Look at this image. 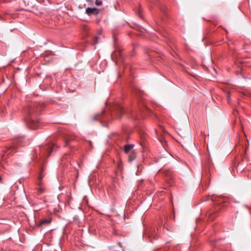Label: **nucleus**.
Listing matches in <instances>:
<instances>
[{
	"mask_svg": "<svg viewBox=\"0 0 251 251\" xmlns=\"http://www.w3.org/2000/svg\"><path fill=\"white\" fill-rule=\"evenodd\" d=\"M43 177L44 176L43 175L42 173H41L39 176H38V187L37 188V193L38 195H40L45 193L46 190V187L42 181Z\"/></svg>",
	"mask_w": 251,
	"mask_h": 251,
	"instance_id": "nucleus-5",
	"label": "nucleus"
},
{
	"mask_svg": "<svg viewBox=\"0 0 251 251\" xmlns=\"http://www.w3.org/2000/svg\"><path fill=\"white\" fill-rule=\"evenodd\" d=\"M86 13L88 15H91L92 14L93 15H98L99 13V10L98 9L96 8H90L87 7L85 10Z\"/></svg>",
	"mask_w": 251,
	"mask_h": 251,
	"instance_id": "nucleus-6",
	"label": "nucleus"
},
{
	"mask_svg": "<svg viewBox=\"0 0 251 251\" xmlns=\"http://www.w3.org/2000/svg\"><path fill=\"white\" fill-rule=\"evenodd\" d=\"M95 4L98 6H100L102 4V2L100 0H96Z\"/></svg>",
	"mask_w": 251,
	"mask_h": 251,
	"instance_id": "nucleus-16",
	"label": "nucleus"
},
{
	"mask_svg": "<svg viewBox=\"0 0 251 251\" xmlns=\"http://www.w3.org/2000/svg\"><path fill=\"white\" fill-rule=\"evenodd\" d=\"M112 115L115 116L118 119H121L125 112L123 107L120 104H116L113 107Z\"/></svg>",
	"mask_w": 251,
	"mask_h": 251,
	"instance_id": "nucleus-4",
	"label": "nucleus"
},
{
	"mask_svg": "<svg viewBox=\"0 0 251 251\" xmlns=\"http://www.w3.org/2000/svg\"><path fill=\"white\" fill-rule=\"evenodd\" d=\"M117 167H118V169L120 170V171H122L123 168V163L121 161V160H119L118 161V163H117Z\"/></svg>",
	"mask_w": 251,
	"mask_h": 251,
	"instance_id": "nucleus-14",
	"label": "nucleus"
},
{
	"mask_svg": "<svg viewBox=\"0 0 251 251\" xmlns=\"http://www.w3.org/2000/svg\"><path fill=\"white\" fill-rule=\"evenodd\" d=\"M128 154V161L132 162L136 157V154L135 151H131V152L127 153Z\"/></svg>",
	"mask_w": 251,
	"mask_h": 251,
	"instance_id": "nucleus-9",
	"label": "nucleus"
},
{
	"mask_svg": "<svg viewBox=\"0 0 251 251\" xmlns=\"http://www.w3.org/2000/svg\"><path fill=\"white\" fill-rule=\"evenodd\" d=\"M11 149V148H10L9 149H8V150H7V151H5V152L3 154V155H2V158H4V156H5V155H7V156L9 155L10 152H9L8 151H9V150H10Z\"/></svg>",
	"mask_w": 251,
	"mask_h": 251,
	"instance_id": "nucleus-15",
	"label": "nucleus"
},
{
	"mask_svg": "<svg viewBox=\"0 0 251 251\" xmlns=\"http://www.w3.org/2000/svg\"><path fill=\"white\" fill-rule=\"evenodd\" d=\"M123 50L121 48H120L119 47H117L116 48L115 51L113 53L112 56L113 57H116L117 58H118V56L119 58H121L122 56V52Z\"/></svg>",
	"mask_w": 251,
	"mask_h": 251,
	"instance_id": "nucleus-7",
	"label": "nucleus"
},
{
	"mask_svg": "<svg viewBox=\"0 0 251 251\" xmlns=\"http://www.w3.org/2000/svg\"><path fill=\"white\" fill-rule=\"evenodd\" d=\"M4 1L5 2H9L11 1V0H4Z\"/></svg>",
	"mask_w": 251,
	"mask_h": 251,
	"instance_id": "nucleus-19",
	"label": "nucleus"
},
{
	"mask_svg": "<svg viewBox=\"0 0 251 251\" xmlns=\"http://www.w3.org/2000/svg\"><path fill=\"white\" fill-rule=\"evenodd\" d=\"M74 139V137L73 136H67L65 137V144L66 146H68L69 145V142L70 141H72Z\"/></svg>",
	"mask_w": 251,
	"mask_h": 251,
	"instance_id": "nucleus-12",
	"label": "nucleus"
},
{
	"mask_svg": "<svg viewBox=\"0 0 251 251\" xmlns=\"http://www.w3.org/2000/svg\"><path fill=\"white\" fill-rule=\"evenodd\" d=\"M44 107L42 102H32L26 109V120L28 127L31 129H36L39 127L38 118Z\"/></svg>",
	"mask_w": 251,
	"mask_h": 251,
	"instance_id": "nucleus-1",
	"label": "nucleus"
},
{
	"mask_svg": "<svg viewBox=\"0 0 251 251\" xmlns=\"http://www.w3.org/2000/svg\"><path fill=\"white\" fill-rule=\"evenodd\" d=\"M102 113L97 114L92 117V120L95 121L96 120H101L102 119Z\"/></svg>",
	"mask_w": 251,
	"mask_h": 251,
	"instance_id": "nucleus-11",
	"label": "nucleus"
},
{
	"mask_svg": "<svg viewBox=\"0 0 251 251\" xmlns=\"http://www.w3.org/2000/svg\"><path fill=\"white\" fill-rule=\"evenodd\" d=\"M98 38L97 37H95L94 38V40H93V44L94 45H95L96 44H97L98 43Z\"/></svg>",
	"mask_w": 251,
	"mask_h": 251,
	"instance_id": "nucleus-17",
	"label": "nucleus"
},
{
	"mask_svg": "<svg viewBox=\"0 0 251 251\" xmlns=\"http://www.w3.org/2000/svg\"><path fill=\"white\" fill-rule=\"evenodd\" d=\"M1 179H2V178H1V177L0 176V182L1 181Z\"/></svg>",
	"mask_w": 251,
	"mask_h": 251,
	"instance_id": "nucleus-23",
	"label": "nucleus"
},
{
	"mask_svg": "<svg viewBox=\"0 0 251 251\" xmlns=\"http://www.w3.org/2000/svg\"><path fill=\"white\" fill-rule=\"evenodd\" d=\"M65 157H66V156H63V160H64V159H65Z\"/></svg>",
	"mask_w": 251,
	"mask_h": 251,
	"instance_id": "nucleus-24",
	"label": "nucleus"
},
{
	"mask_svg": "<svg viewBox=\"0 0 251 251\" xmlns=\"http://www.w3.org/2000/svg\"><path fill=\"white\" fill-rule=\"evenodd\" d=\"M135 12L137 14H138L140 16V12H141V9L140 8H138V11L137 10H135Z\"/></svg>",
	"mask_w": 251,
	"mask_h": 251,
	"instance_id": "nucleus-18",
	"label": "nucleus"
},
{
	"mask_svg": "<svg viewBox=\"0 0 251 251\" xmlns=\"http://www.w3.org/2000/svg\"><path fill=\"white\" fill-rule=\"evenodd\" d=\"M146 109L148 111H150V109H148V107H146Z\"/></svg>",
	"mask_w": 251,
	"mask_h": 251,
	"instance_id": "nucleus-22",
	"label": "nucleus"
},
{
	"mask_svg": "<svg viewBox=\"0 0 251 251\" xmlns=\"http://www.w3.org/2000/svg\"><path fill=\"white\" fill-rule=\"evenodd\" d=\"M133 147L134 145L132 144H127L125 145L124 149V152L127 154L131 152V151H134L133 150Z\"/></svg>",
	"mask_w": 251,
	"mask_h": 251,
	"instance_id": "nucleus-8",
	"label": "nucleus"
},
{
	"mask_svg": "<svg viewBox=\"0 0 251 251\" xmlns=\"http://www.w3.org/2000/svg\"><path fill=\"white\" fill-rule=\"evenodd\" d=\"M134 93H135L136 95H139L140 97H141L143 92L138 88H136L134 90Z\"/></svg>",
	"mask_w": 251,
	"mask_h": 251,
	"instance_id": "nucleus-13",
	"label": "nucleus"
},
{
	"mask_svg": "<svg viewBox=\"0 0 251 251\" xmlns=\"http://www.w3.org/2000/svg\"><path fill=\"white\" fill-rule=\"evenodd\" d=\"M93 0H86V1L87 2H92L93 1Z\"/></svg>",
	"mask_w": 251,
	"mask_h": 251,
	"instance_id": "nucleus-20",
	"label": "nucleus"
},
{
	"mask_svg": "<svg viewBox=\"0 0 251 251\" xmlns=\"http://www.w3.org/2000/svg\"><path fill=\"white\" fill-rule=\"evenodd\" d=\"M55 146L53 143L43 145L40 147V156L44 158H48L51 154L52 148Z\"/></svg>",
	"mask_w": 251,
	"mask_h": 251,
	"instance_id": "nucleus-3",
	"label": "nucleus"
},
{
	"mask_svg": "<svg viewBox=\"0 0 251 251\" xmlns=\"http://www.w3.org/2000/svg\"><path fill=\"white\" fill-rule=\"evenodd\" d=\"M211 200L216 206L215 210H210L205 214V217L209 221H213L218 216V210L226 208L228 199L226 197L219 196H211L208 200Z\"/></svg>",
	"mask_w": 251,
	"mask_h": 251,
	"instance_id": "nucleus-2",
	"label": "nucleus"
},
{
	"mask_svg": "<svg viewBox=\"0 0 251 251\" xmlns=\"http://www.w3.org/2000/svg\"><path fill=\"white\" fill-rule=\"evenodd\" d=\"M51 223V220L50 219H44L41 220L40 222L39 223L38 226H41L43 225H49Z\"/></svg>",
	"mask_w": 251,
	"mask_h": 251,
	"instance_id": "nucleus-10",
	"label": "nucleus"
},
{
	"mask_svg": "<svg viewBox=\"0 0 251 251\" xmlns=\"http://www.w3.org/2000/svg\"><path fill=\"white\" fill-rule=\"evenodd\" d=\"M169 173H170V171H167L166 175H168Z\"/></svg>",
	"mask_w": 251,
	"mask_h": 251,
	"instance_id": "nucleus-21",
	"label": "nucleus"
}]
</instances>
